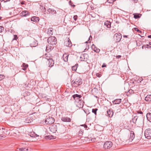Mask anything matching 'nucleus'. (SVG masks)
Segmentation results:
<instances>
[{
	"mask_svg": "<svg viewBox=\"0 0 151 151\" xmlns=\"http://www.w3.org/2000/svg\"><path fill=\"white\" fill-rule=\"evenodd\" d=\"M50 130L52 132H55L57 130L63 132L65 129V127L63 125L58 124L56 125H53L50 128Z\"/></svg>",
	"mask_w": 151,
	"mask_h": 151,
	"instance_id": "nucleus-1",
	"label": "nucleus"
},
{
	"mask_svg": "<svg viewBox=\"0 0 151 151\" xmlns=\"http://www.w3.org/2000/svg\"><path fill=\"white\" fill-rule=\"evenodd\" d=\"M72 96L74 99L76 101H79L77 106L80 108L83 107V103L79 100V98L82 97L81 96V95L76 94L73 95Z\"/></svg>",
	"mask_w": 151,
	"mask_h": 151,
	"instance_id": "nucleus-2",
	"label": "nucleus"
},
{
	"mask_svg": "<svg viewBox=\"0 0 151 151\" xmlns=\"http://www.w3.org/2000/svg\"><path fill=\"white\" fill-rule=\"evenodd\" d=\"M82 83V79L80 78H77L75 81H72L71 82L72 85L75 87L80 85Z\"/></svg>",
	"mask_w": 151,
	"mask_h": 151,
	"instance_id": "nucleus-3",
	"label": "nucleus"
},
{
	"mask_svg": "<svg viewBox=\"0 0 151 151\" xmlns=\"http://www.w3.org/2000/svg\"><path fill=\"white\" fill-rule=\"evenodd\" d=\"M56 39L54 37H49L47 40L48 43L52 45H55L57 43Z\"/></svg>",
	"mask_w": 151,
	"mask_h": 151,
	"instance_id": "nucleus-4",
	"label": "nucleus"
},
{
	"mask_svg": "<svg viewBox=\"0 0 151 151\" xmlns=\"http://www.w3.org/2000/svg\"><path fill=\"white\" fill-rule=\"evenodd\" d=\"M55 120L52 117H48L45 121V123L46 124H52L54 122Z\"/></svg>",
	"mask_w": 151,
	"mask_h": 151,
	"instance_id": "nucleus-5",
	"label": "nucleus"
},
{
	"mask_svg": "<svg viewBox=\"0 0 151 151\" xmlns=\"http://www.w3.org/2000/svg\"><path fill=\"white\" fill-rule=\"evenodd\" d=\"M145 137L148 139L151 138V129H147L145 132Z\"/></svg>",
	"mask_w": 151,
	"mask_h": 151,
	"instance_id": "nucleus-6",
	"label": "nucleus"
},
{
	"mask_svg": "<svg viewBox=\"0 0 151 151\" xmlns=\"http://www.w3.org/2000/svg\"><path fill=\"white\" fill-rule=\"evenodd\" d=\"M112 145V142L111 141H108L104 143V147L105 149H108L110 148Z\"/></svg>",
	"mask_w": 151,
	"mask_h": 151,
	"instance_id": "nucleus-7",
	"label": "nucleus"
},
{
	"mask_svg": "<svg viewBox=\"0 0 151 151\" xmlns=\"http://www.w3.org/2000/svg\"><path fill=\"white\" fill-rule=\"evenodd\" d=\"M122 36L120 33H116L114 35V38L116 42H119Z\"/></svg>",
	"mask_w": 151,
	"mask_h": 151,
	"instance_id": "nucleus-8",
	"label": "nucleus"
},
{
	"mask_svg": "<svg viewBox=\"0 0 151 151\" xmlns=\"http://www.w3.org/2000/svg\"><path fill=\"white\" fill-rule=\"evenodd\" d=\"M37 45V43L36 40L34 39L31 40L30 42V45L31 47H35Z\"/></svg>",
	"mask_w": 151,
	"mask_h": 151,
	"instance_id": "nucleus-9",
	"label": "nucleus"
},
{
	"mask_svg": "<svg viewBox=\"0 0 151 151\" xmlns=\"http://www.w3.org/2000/svg\"><path fill=\"white\" fill-rule=\"evenodd\" d=\"M46 58L49 61L48 63L49 66L50 67H52L54 64V62L52 58Z\"/></svg>",
	"mask_w": 151,
	"mask_h": 151,
	"instance_id": "nucleus-10",
	"label": "nucleus"
},
{
	"mask_svg": "<svg viewBox=\"0 0 151 151\" xmlns=\"http://www.w3.org/2000/svg\"><path fill=\"white\" fill-rule=\"evenodd\" d=\"M135 137V135L134 132L131 131L130 133V137L129 139V141L132 142L134 139Z\"/></svg>",
	"mask_w": 151,
	"mask_h": 151,
	"instance_id": "nucleus-11",
	"label": "nucleus"
},
{
	"mask_svg": "<svg viewBox=\"0 0 151 151\" xmlns=\"http://www.w3.org/2000/svg\"><path fill=\"white\" fill-rule=\"evenodd\" d=\"M61 120L64 122H71V119L67 117L64 116L62 118Z\"/></svg>",
	"mask_w": 151,
	"mask_h": 151,
	"instance_id": "nucleus-12",
	"label": "nucleus"
},
{
	"mask_svg": "<svg viewBox=\"0 0 151 151\" xmlns=\"http://www.w3.org/2000/svg\"><path fill=\"white\" fill-rule=\"evenodd\" d=\"M91 47L92 49L94 51L97 53L99 52L100 51V50L97 48L94 44H93L92 45Z\"/></svg>",
	"mask_w": 151,
	"mask_h": 151,
	"instance_id": "nucleus-13",
	"label": "nucleus"
},
{
	"mask_svg": "<svg viewBox=\"0 0 151 151\" xmlns=\"http://www.w3.org/2000/svg\"><path fill=\"white\" fill-rule=\"evenodd\" d=\"M107 112L108 115L109 117H111L114 114L113 110L111 109H109V110L107 111Z\"/></svg>",
	"mask_w": 151,
	"mask_h": 151,
	"instance_id": "nucleus-14",
	"label": "nucleus"
},
{
	"mask_svg": "<svg viewBox=\"0 0 151 151\" xmlns=\"http://www.w3.org/2000/svg\"><path fill=\"white\" fill-rule=\"evenodd\" d=\"M68 55L67 54L65 53L63 55V58L64 61L66 62L68 61Z\"/></svg>",
	"mask_w": 151,
	"mask_h": 151,
	"instance_id": "nucleus-15",
	"label": "nucleus"
},
{
	"mask_svg": "<svg viewBox=\"0 0 151 151\" xmlns=\"http://www.w3.org/2000/svg\"><path fill=\"white\" fill-rule=\"evenodd\" d=\"M31 20L32 21L37 22L39 21V17L36 16H34L31 18Z\"/></svg>",
	"mask_w": 151,
	"mask_h": 151,
	"instance_id": "nucleus-16",
	"label": "nucleus"
},
{
	"mask_svg": "<svg viewBox=\"0 0 151 151\" xmlns=\"http://www.w3.org/2000/svg\"><path fill=\"white\" fill-rule=\"evenodd\" d=\"M65 44L68 47H70L71 46V43L69 39L67 41H65Z\"/></svg>",
	"mask_w": 151,
	"mask_h": 151,
	"instance_id": "nucleus-17",
	"label": "nucleus"
},
{
	"mask_svg": "<svg viewBox=\"0 0 151 151\" xmlns=\"http://www.w3.org/2000/svg\"><path fill=\"white\" fill-rule=\"evenodd\" d=\"M111 23L108 21H106L104 23V25L107 28H110L111 27Z\"/></svg>",
	"mask_w": 151,
	"mask_h": 151,
	"instance_id": "nucleus-18",
	"label": "nucleus"
},
{
	"mask_svg": "<svg viewBox=\"0 0 151 151\" xmlns=\"http://www.w3.org/2000/svg\"><path fill=\"white\" fill-rule=\"evenodd\" d=\"M121 102V99H116L113 101V103L114 104H118L120 103Z\"/></svg>",
	"mask_w": 151,
	"mask_h": 151,
	"instance_id": "nucleus-19",
	"label": "nucleus"
},
{
	"mask_svg": "<svg viewBox=\"0 0 151 151\" xmlns=\"http://www.w3.org/2000/svg\"><path fill=\"white\" fill-rule=\"evenodd\" d=\"M29 13L28 11H25L22 12L21 14H22V16H23L24 17H26L27 15H29Z\"/></svg>",
	"mask_w": 151,
	"mask_h": 151,
	"instance_id": "nucleus-20",
	"label": "nucleus"
},
{
	"mask_svg": "<svg viewBox=\"0 0 151 151\" xmlns=\"http://www.w3.org/2000/svg\"><path fill=\"white\" fill-rule=\"evenodd\" d=\"M47 11L50 14L51 13L53 14H55L56 13V11L55 10L52 9H48Z\"/></svg>",
	"mask_w": 151,
	"mask_h": 151,
	"instance_id": "nucleus-21",
	"label": "nucleus"
},
{
	"mask_svg": "<svg viewBox=\"0 0 151 151\" xmlns=\"http://www.w3.org/2000/svg\"><path fill=\"white\" fill-rule=\"evenodd\" d=\"M145 100L147 101H151V95H148L145 98Z\"/></svg>",
	"mask_w": 151,
	"mask_h": 151,
	"instance_id": "nucleus-22",
	"label": "nucleus"
},
{
	"mask_svg": "<svg viewBox=\"0 0 151 151\" xmlns=\"http://www.w3.org/2000/svg\"><path fill=\"white\" fill-rule=\"evenodd\" d=\"M146 116L148 120L151 122V114L150 113H147L146 115Z\"/></svg>",
	"mask_w": 151,
	"mask_h": 151,
	"instance_id": "nucleus-23",
	"label": "nucleus"
},
{
	"mask_svg": "<svg viewBox=\"0 0 151 151\" xmlns=\"http://www.w3.org/2000/svg\"><path fill=\"white\" fill-rule=\"evenodd\" d=\"M53 31L52 28H50L48 29L47 33L48 35H49L50 36L52 35L53 34Z\"/></svg>",
	"mask_w": 151,
	"mask_h": 151,
	"instance_id": "nucleus-24",
	"label": "nucleus"
},
{
	"mask_svg": "<svg viewBox=\"0 0 151 151\" xmlns=\"http://www.w3.org/2000/svg\"><path fill=\"white\" fill-rule=\"evenodd\" d=\"M22 66L23 68L22 69L24 70H25L27 69V68L28 67V65L25 63H23Z\"/></svg>",
	"mask_w": 151,
	"mask_h": 151,
	"instance_id": "nucleus-25",
	"label": "nucleus"
},
{
	"mask_svg": "<svg viewBox=\"0 0 151 151\" xmlns=\"http://www.w3.org/2000/svg\"><path fill=\"white\" fill-rule=\"evenodd\" d=\"M78 64H76L75 65L73 66L72 67V70H74L75 71L76 70L77 68L78 67Z\"/></svg>",
	"mask_w": 151,
	"mask_h": 151,
	"instance_id": "nucleus-26",
	"label": "nucleus"
},
{
	"mask_svg": "<svg viewBox=\"0 0 151 151\" xmlns=\"http://www.w3.org/2000/svg\"><path fill=\"white\" fill-rule=\"evenodd\" d=\"M46 51H47L48 52H50V51L51 50V49L50 48V46H49V45L47 46L46 47Z\"/></svg>",
	"mask_w": 151,
	"mask_h": 151,
	"instance_id": "nucleus-27",
	"label": "nucleus"
},
{
	"mask_svg": "<svg viewBox=\"0 0 151 151\" xmlns=\"http://www.w3.org/2000/svg\"><path fill=\"white\" fill-rule=\"evenodd\" d=\"M19 151H27L28 150L25 148H20L19 149Z\"/></svg>",
	"mask_w": 151,
	"mask_h": 151,
	"instance_id": "nucleus-28",
	"label": "nucleus"
},
{
	"mask_svg": "<svg viewBox=\"0 0 151 151\" xmlns=\"http://www.w3.org/2000/svg\"><path fill=\"white\" fill-rule=\"evenodd\" d=\"M40 9H41L42 11L45 12L46 10V8L44 6H40Z\"/></svg>",
	"mask_w": 151,
	"mask_h": 151,
	"instance_id": "nucleus-29",
	"label": "nucleus"
},
{
	"mask_svg": "<svg viewBox=\"0 0 151 151\" xmlns=\"http://www.w3.org/2000/svg\"><path fill=\"white\" fill-rule=\"evenodd\" d=\"M14 133L15 134H16L17 135H19V132L18 130H17L16 129H14Z\"/></svg>",
	"mask_w": 151,
	"mask_h": 151,
	"instance_id": "nucleus-30",
	"label": "nucleus"
},
{
	"mask_svg": "<svg viewBox=\"0 0 151 151\" xmlns=\"http://www.w3.org/2000/svg\"><path fill=\"white\" fill-rule=\"evenodd\" d=\"M45 139H52V136H48L45 137Z\"/></svg>",
	"mask_w": 151,
	"mask_h": 151,
	"instance_id": "nucleus-31",
	"label": "nucleus"
},
{
	"mask_svg": "<svg viewBox=\"0 0 151 151\" xmlns=\"http://www.w3.org/2000/svg\"><path fill=\"white\" fill-rule=\"evenodd\" d=\"M97 109H93L92 110V112L93 113L95 114H96V111L97 110Z\"/></svg>",
	"mask_w": 151,
	"mask_h": 151,
	"instance_id": "nucleus-32",
	"label": "nucleus"
},
{
	"mask_svg": "<svg viewBox=\"0 0 151 151\" xmlns=\"http://www.w3.org/2000/svg\"><path fill=\"white\" fill-rule=\"evenodd\" d=\"M138 119V117H137V116H135L134 118L132 119L133 122H136L137 119Z\"/></svg>",
	"mask_w": 151,
	"mask_h": 151,
	"instance_id": "nucleus-33",
	"label": "nucleus"
},
{
	"mask_svg": "<svg viewBox=\"0 0 151 151\" xmlns=\"http://www.w3.org/2000/svg\"><path fill=\"white\" fill-rule=\"evenodd\" d=\"M134 17L135 19H137L139 17V14H136L134 15Z\"/></svg>",
	"mask_w": 151,
	"mask_h": 151,
	"instance_id": "nucleus-34",
	"label": "nucleus"
},
{
	"mask_svg": "<svg viewBox=\"0 0 151 151\" xmlns=\"http://www.w3.org/2000/svg\"><path fill=\"white\" fill-rule=\"evenodd\" d=\"M116 0H107V2L110 3H112L114 2Z\"/></svg>",
	"mask_w": 151,
	"mask_h": 151,
	"instance_id": "nucleus-35",
	"label": "nucleus"
},
{
	"mask_svg": "<svg viewBox=\"0 0 151 151\" xmlns=\"http://www.w3.org/2000/svg\"><path fill=\"white\" fill-rule=\"evenodd\" d=\"M4 28L2 26H0V32H2L4 30Z\"/></svg>",
	"mask_w": 151,
	"mask_h": 151,
	"instance_id": "nucleus-36",
	"label": "nucleus"
},
{
	"mask_svg": "<svg viewBox=\"0 0 151 151\" xmlns=\"http://www.w3.org/2000/svg\"><path fill=\"white\" fill-rule=\"evenodd\" d=\"M4 76L2 75H0V81L2 79H4Z\"/></svg>",
	"mask_w": 151,
	"mask_h": 151,
	"instance_id": "nucleus-37",
	"label": "nucleus"
},
{
	"mask_svg": "<svg viewBox=\"0 0 151 151\" xmlns=\"http://www.w3.org/2000/svg\"><path fill=\"white\" fill-rule=\"evenodd\" d=\"M17 35H14V38L13 39V40H17Z\"/></svg>",
	"mask_w": 151,
	"mask_h": 151,
	"instance_id": "nucleus-38",
	"label": "nucleus"
},
{
	"mask_svg": "<svg viewBox=\"0 0 151 151\" xmlns=\"http://www.w3.org/2000/svg\"><path fill=\"white\" fill-rule=\"evenodd\" d=\"M77 17H78V16L77 15H75L73 17L75 21H76L77 19Z\"/></svg>",
	"mask_w": 151,
	"mask_h": 151,
	"instance_id": "nucleus-39",
	"label": "nucleus"
},
{
	"mask_svg": "<svg viewBox=\"0 0 151 151\" xmlns=\"http://www.w3.org/2000/svg\"><path fill=\"white\" fill-rule=\"evenodd\" d=\"M30 136L32 137H35V134L33 132V134H32L31 133V134L30 135Z\"/></svg>",
	"mask_w": 151,
	"mask_h": 151,
	"instance_id": "nucleus-40",
	"label": "nucleus"
},
{
	"mask_svg": "<svg viewBox=\"0 0 151 151\" xmlns=\"http://www.w3.org/2000/svg\"><path fill=\"white\" fill-rule=\"evenodd\" d=\"M137 112L138 113V114H143V112L141 111H137Z\"/></svg>",
	"mask_w": 151,
	"mask_h": 151,
	"instance_id": "nucleus-41",
	"label": "nucleus"
},
{
	"mask_svg": "<svg viewBox=\"0 0 151 151\" xmlns=\"http://www.w3.org/2000/svg\"><path fill=\"white\" fill-rule=\"evenodd\" d=\"M91 38V39L92 38V37L91 36H90L89 37V38L88 40V41L89 42H91V41H90Z\"/></svg>",
	"mask_w": 151,
	"mask_h": 151,
	"instance_id": "nucleus-42",
	"label": "nucleus"
},
{
	"mask_svg": "<svg viewBox=\"0 0 151 151\" xmlns=\"http://www.w3.org/2000/svg\"><path fill=\"white\" fill-rule=\"evenodd\" d=\"M147 45H143L142 47V49H144V48H147Z\"/></svg>",
	"mask_w": 151,
	"mask_h": 151,
	"instance_id": "nucleus-43",
	"label": "nucleus"
},
{
	"mask_svg": "<svg viewBox=\"0 0 151 151\" xmlns=\"http://www.w3.org/2000/svg\"><path fill=\"white\" fill-rule=\"evenodd\" d=\"M140 118L141 119L142 121L143 122L144 120V117L142 116H140Z\"/></svg>",
	"mask_w": 151,
	"mask_h": 151,
	"instance_id": "nucleus-44",
	"label": "nucleus"
},
{
	"mask_svg": "<svg viewBox=\"0 0 151 151\" xmlns=\"http://www.w3.org/2000/svg\"><path fill=\"white\" fill-rule=\"evenodd\" d=\"M121 57V55H118V56H116V58H120Z\"/></svg>",
	"mask_w": 151,
	"mask_h": 151,
	"instance_id": "nucleus-45",
	"label": "nucleus"
},
{
	"mask_svg": "<svg viewBox=\"0 0 151 151\" xmlns=\"http://www.w3.org/2000/svg\"><path fill=\"white\" fill-rule=\"evenodd\" d=\"M96 140L95 138L92 139H91V141L92 142H94Z\"/></svg>",
	"mask_w": 151,
	"mask_h": 151,
	"instance_id": "nucleus-46",
	"label": "nucleus"
},
{
	"mask_svg": "<svg viewBox=\"0 0 151 151\" xmlns=\"http://www.w3.org/2000/svg\"><path fill=\"white\" fill-rule=\"evenodd\" d=\"M134 29L135 31H139V30L137 28H135Z\"/></svg>",
	"mask_w": 151,
	"mask_h": 151,
	"instance_id": "nucleus-47",
	"label": "nucleus"
},
{
	"mask_svg": "<svg viewBox=\"0 0 151 151\" xmlns=\"http://www.w3.org/2000/svg\"><path fill=\"white\" fill-rule=\"evenodd\" d=\"M132 1H133L135 3H137L138 1L137 0H132Z\"/></svg>",
	"mask_w": 151,
	"mask_h": 151,
	"instance_id": "nucleus-48",
	"label": "nucleus"
},
{
	"mask_svg": "<svg viewBox=\"0 0 151 151\" xmlns=\"http://www.w3.org/2000/svg\"><path fill=\"white\" fill-rule=\"evenodd\" d=\"M147 48H149L151 49V46H149V45H147Z\"/></svg>",
	"mask_w": 151,
	"mask_h": 151,
	"instance_id": "nucleus-49",
	"label": "nucleus"
},
{
	"mask_svg": "<svg viewBox=\"0 0 151 151\" xmlns=\"http://www.w3.org/2000/svg\"><path fill=\"white\" fill-rule=\"evenodd\" d=\"M106 67V65L105 64H103L102 65V67Z\"/></svg>",
	"mask_w": 151,
	"mask_h": 151,
	"instance_id": "nucleus-50",
	"label": "nucleus"
},
{
	"mask_svg": "<svg viewBox=\"0 0 151 151\" xmlns=\"http://www.w3.org/2000/svg\"><path fill=\"white\" fill-rule=\"evenodd\" d=\"M35 137H38V136H38V135L37 134H35Z\"/></svg>",
	"mask_w": 151,
	"mask_h": 151,
	"instance_id": "nucleus-51",
	"label": "nucleus"
},
{
	"mask_svg": "<svg viewBox=\"0 0 151 151\" xmlns=\"http://www.w3.org/2000/svg\"><path fill=\"white\" fill-rule=\"evenodd\" d=\"M148 37L151 38V35H150L148 36Z\"/></svg>",
	"mask_w": 151,
	"mask_h": 151,
	"instance_id": "nucleus-52",
	"label": "nucleus"
},
{
	"mask_svg": "<svg viewBox=\"0 0 151 151\" xmlns=\"http://www.w3.org/2000/svg\"><path fill=\"white\" fill-rule=\"evenodd\" d=\"M123 37H127V35H124Z\"/></svg>",
	"mask_w": 151,
	"mask_h": 151,
	"instance_id": "nucleus-53",
	"label": "nucleus"
},
{
	"mask_svg": "<svg viewBox=\"0 0 151 151\" xmlns=\"http://www.w3.org/2000/svg\"><path fill=\"white\" fill-rule=\"evenodd\" d=\"M10 0H6V1H5L4 2H7V1H9Z\"/></svg>",
	"mask_w": 151,
	"mask_h": 151,
	"instance_id": "nucleus-54",
	"label": "nucleus"
},
{
	"mask_svg": "<svg viewBox=\"0 0 151 151\" xmlns=\"http://www.w3.org/2000/svg\"><path fill=\"white\" fill-rule=\"evenodd\" d=\"M138 32H140V33L141 32V31H140V30H139V31H138Z\"/></svg>",
	"mask_w": 151,
	"mask_h": 151,
	"instance_id": "nucleus-55",
	"label": "nucleus"
},
{
	"mask_svg": "<svg viewBox=\"0 0 151 151\" xmlns=\"http://www.w3.org/2000/svg\"><path fill=\"white\" fill-rule=\"evenodd\" d=\"M21 4H24V2H22V3H21Z\"/></svg>",
	"mask_w": 151,
	"mask_h": 151,
	"instance_id": "nucleus-56",
	"label": "nucleus"
},
{
	"mask_svg": "<svg viewBox=\"0 0 151 151\" xmlns=\"http://www.w3.org/2000/svg\"><path fill=\"white\" fill-rule=\"evenodd\" d=\"M86 43H88V41H86V42H85Z\"/></svg>",
	"mask_w": 151,
	"mask_h": 151,
	"instance_id": "nucleus-57",
	"label": "nucleus"
},
{
	"mask_svg": "<svg viewBox=\"0 0 151 151\" xmlns=\"http://www.w3.org/2000/svg\"><path fill=\"white\" fill-rule=\"evenodd\" d=\"M1 17H0V20L1 19Z\"/></svg>",
	"mask_w": 151,
	"mask_h": 151,
	"instance_id": "nucleus-58",
	"label": "nucleus"
},
{
	"mask_svg": "<svg viewBox=\"0 0 151 151\" xmlns=\"http://www.w3.org/2000/svg\"><path fill=\"white\" fill-rule=\"evenodd\" d=\"M1 137V135H0V137Z\"/></svg>",
	"mask_w": 151,
	"mask_h": 151,
	"instance_id": "nucleus-59",
	"label": "nucleus"
}]
</instances>
